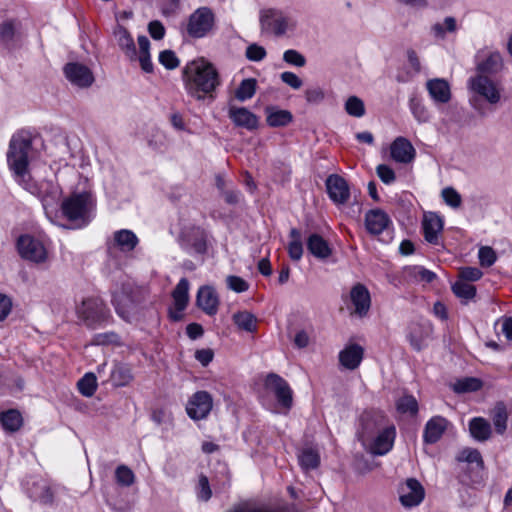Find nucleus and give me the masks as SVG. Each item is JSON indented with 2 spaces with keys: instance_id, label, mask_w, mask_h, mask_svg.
Segmentation results:
<instances>
[{
  "instance_id": "nucleus-19",
  "label": "nucleus",
  "mask_w": 512,
  "mask_h": 512,
  "mask_svg": "<svg viewBox=\"0 0 512 512\" xmlns=\"http://www.w3.org/2000/svg\"><path fill=\"white\" fill-rule=\"evenodd\" d=\"M29 497L45 506H53L55 503V490L44 479L33 481L27 488Z\"/></svg>"
},
{
  "instance_id": "nucleus-62",
  "label": "nucleus",
  "mask_w": 512,
  "mask_h": 512,
  "mask_svg": "<svg viewBox=\"0 0 512 512\" xmlns=\"http://www.w3.org/2000/svg\"><path fill=\"white\" fill-rule=\"evenodd\" d=\"M148 31L151 37L155 40H161L165 35V28L158 20H154L149 23Z\"/></svg>"
},
{
  "instance_id": "nucleus-44",
  "label": "nucleus",
  "mask_w": 512,
  "mask_h": 512,
  "mask_svg": "<svg viewBox=\"0 0 512 512\" xmlns=\"http://www.w3.org/2000/svg\"><path fill=\"white\" fill-rule=\"evenodd\" d=\"M398 412L402 414H410L412 416L418 413V402L412 395H404L396 402Z\"/></svg>"
},
{
  "instance_id": "nucleus-56",
  "label": "nucleus",
  "mask_w": 512,
  "mask_h": 512,
  "mask_svg": "<svg viewBox=\"0 0 512 512\" xmlns=\"http://www.w3.org/2000/svg\"><path fill=\"white\" fill-rule=\"evenodd\" d=\"M120 338L115 332H105L96 334L93 338V343L96 345L118 344Z\"/></svg>"
},
{
  "instance_id": "nucleus-52",
  "label": "nucleus",
  "mask_w": 512,
  "mask_h": 512,
  "mask_svg": "<svg viewBox=\"0 0 512 512\" xmlns=\"http://www.w3.org/2000/svg\"><path fill=\"white\" fill-rule=\"evenodd\" d=\"M417 329H420V327L413 328V331L409 334V341H410L411 346L416 351H420L423 347L425 338L428 336V334L431 331V327L427 326L425 328L424 334L421 333L420 335L417 334Z\"/></svg>"
},
{
  "instance_id": "nucleus-26",
  "label": "nucleus",
  "mask_w": 512,
  "mask_h": 512,
  "mask_svg": "<svg viewBox=\"0 0 512 512\" xmlns=\"http://www.w3.org/2000/svg\"><path fill=\"white\" fill-rule=\"evenodd\" d=\"M390 217L381 209L369 210L365 215V227L370 234H381L390 224Z\"/></svg>"
},
{
  "instance_id": "nucleus-22",
  "label": "nucleus",
  "mask_w": 512,
  "mask_h": 512,
  "mask_svg": "<svg viewBox=\"0 0 512 512\" xmlns=\"http://www.w3.org/2000/svg\"><path fill=\"white\" fill-rule=\"evenodd\" d=\"M390 154L394 161L407 164L414 160L416 151L408 139L397 137L390 146Z\"/></svg>"
},
{
  "instance_id": "nucleus-25",
  "label": "nucleus",
  "mask_w": 512,
  "mask_h": 512,
  "mask_svg": "<svg viewBox=\"0 0 512 512\" xmlns=\"http://www.w3.org/2000/svg\"><path fill=\"white\" fill-rule=\"evenodd\" d=\"M350 299L355 307V313L360 316H366L370 306L371 297L365 285L357 283L350 291Z\"/></svg>"
},
{
  "instance_id": "nucleus-63",
  "label": "nucleus",
  "mask_w": 512,
  "mask_h": 512,
  "mask_svg": "<svg viewBox=\"0 0 512 512\" xmlns=\"http://www.w3.org/2000/svg\"><path fill=\"white\" fill-rule=\"evenodd\" d=\"M199 498L208 501L212 496V491L210 489L209 480L205 475H200L199 477Z\"/></svg>"
},
{
  "instance_id": "nucleus-36",
  "label": "nucleus",
  "mask_w": 512,
  "mask_h": 512,
  "mask_svg": "<svg viewBox=\"0 0 512 512\" xmlns=\"http://www.w3.org/2000/svg\"><path fill=\"white\" fill-rule=\"evenodd\" d=\"M503 67L502 57L499 52H492L489 56L477 66L480 75L495 74Z\"/></svg>"
},
{
  "instance_id": "nucleus-59",
  "label": "nucleus",
  "mask_w": 512,
  "mask_h": 512,
  "mask_svg": "<svg viewBox=\"0 0 512 512\" xmlns=\"http://www.w3.org/2000/svg\"><path fill=\"white\" fill-rule=\"evenodd\" d=\"M376 172L378 177L381 179L382 182L385 184H390L395 180V173L394 171L385 164H380L376 168Z\"/></svg>"
},
{
  "instance_id": "nucleus-31",
  "label": "nucleus",
  "mask_w": 512,
  "mask_h": 512,
  "mask_svg": "<svg viewBox=\"0 0 512 512\" xmlns=\"http://www.w3.org/2000/svg\"><path fill=\"white\" fill-rule=\"evenodd\" d=\"M266 121L270 127H284L290 124L293 120L291 112L288 110H279L273 106L265 108Z\"/></svg>"
},
{
  "instance_id": "nucleus-42",
  "label": "nucleus",
  "mask_w": 512,
  "mask_h": 512,
  "mask_svg": "<svg viewBox=\"0 0 512 512\" xmlns=\"http://www.w3.org/2000/svg\"><path fill=\"white\" fill-rule=\"evenodd\" d=\"M452 291L458 298L464 300V302L474 298L476 295L475 286L461 279L452 285Z\"/></svg>"
},
{
  "instance_id": "nucleus-40",
  "label": "nucleus",
  "mask_w": 512,
  "mask_h": 512,
  "mask_svg": "<svg viewBox=\"0 0 512 512\" xmlns=\"http://www.w3.org/2000/svg\"><path fill=\"white\" fill-rule=\"evenodd\" d=\"M456 460L458 462H467L469 464H475L479 470H484V461L481 453L477 449L465 448L457 455Z\"/></svg>"
},
{
  "instance_id": "nucleus-16",
  "label": "nucleus",
  "mask_w": 512,
  "mask_h": 512,
  "mask_svg": "<svg viewBox=\"0 0 512 512\" xmlns=\"http://www.w3.org/2000/svg\"><path fill=\"white\" fill-rule=\"evenodd\" d=\"M326 189L330 199L338 205L345 204L350 198L348 182L338 174H331L326 179Z\"/></svg>"
},
{
  "instance_id": "nucleus-23",
  "label": "nucleus",
  "mask_w": 512,
  "mask_h": 512,
  "mask_svg": "<svg viewBox=\"0 0 512 512\" xmlns=\"http://www.w3.org/2000/svg\"><path fill=\"white\" fill-rule=\"evenodd\" d=\"M228 116L237 127L247 130H255L258 127V117L245 107L231 106L228 110Z\"/></svg>"
},
{
  "instance_id": "nucleus-14",
  "label": "nucleus",
  "mask_w": 512,
  "mask_h": 512,
  "mask_svg": "<svg viewBox=\"0 0 512 512\" xmlns=\"http://www.w3.org/2000/svg\"><path fill=\"white\" fill-rule=\"evenodd\" d=\"M469 87L490 104H497L501 94L496 84L485 75H477L469 80Z\"/></svg>"
},
{
  "instance_id": "nucleus-4",
  "label": "nucleus",
  "mask_w": 512,
  "mask_h": 512,
  "mask_svg": "<svg viewBox=\"0 0 512 512\" xmlns=\"http://www.w3.org/2000/svg\"><path fill=\"white\" fill-rule=\"evenodd\" d=\"M147 290L132 284H124L119 293L113 295V304L117 314L130 322L147 301Z\"/></svg>"
},
{
  "instance_id": "nucleus-21",
  "label": "nucleus",
  "mask_w": 512,
  "mask_h": 512,
  "mask_svg": "<svg viewBox=\"0 0 512 512\" xmlns=\"http://www.w3.org/2000/svg\"><path fill=\"white\" fill-rule=\"evenodd\" d=\"M196 304L207 315H215L219 307V297L215 289L211 286L200 287L197 292Z\"/></svg>"
},
{
  "instance_id": "nucleus-38",
  "label": "nucleus",
  "mask_w": 512,
  "mask_h": 512,
  "mask_svg": "<svg viewBox=\"0 0 512 512\" xmlns=\"http://www.w3.org/2000/svg\"><path fill=\"white\" fill-rule=\"evenodd\" d=\"M289 236L291 241L288 244V254L293 261H299L303 255L302 235L300 230L292 228Z\"/></svg>"
},
{
  "instance_id": "nucleus-48",
  "label": "nucleus",
  "mask_w": 512,
  "mask_h": 512,
  "mask_svg": "<svg viewBox=\"0 0 512 512\" xmlns=\"http://www.w3.org/2000/svg\"><path fill=\"white\" fill-rule=\"evenodd\" d=\"M457 29L454 17H446L443 23H435L432 26V32L436 37L444 38L446 32H455Z\"/></svg>"
},
{
  "instance_id": "nucleus-27",
  "label": "nucleus",
  "mask_w": 512,
  "mask_h": 512,
  "mask_svg": "<svg viewBox=\"0 0 512 512\" xmlns=\"http://www.w3.org/2000/svg\"><path fill=\"white\" fill-rule=\"evenodd\" d=\"M363 355L364 350L360 345L350 344L339 353V362L344 368L354 370L360 365Z\"/></svg>"
},
{
  "instance_id": "nucleus-6",
  "label": "nucleus",
  "mask_w": 512,
  "mask_h": 512,
  "mask_svg": "<svg viewBox=\"0 0 512 512\" xmlns=\"http://www.w3.org/2000/svg\"><path fill=\"white\" fill-rule=\"evenodd\" d=\"M91 205V196L88 193H78L65 199L61 204V210L69 221H79L81 225H86Z\"/></svg>"
},
{
  "instance_id": "nucleus-54",
  "label": "nucleus",
  "mask_w": 512,
  "mask_h": 512,
  "mask_svg": "<svg viewBox=\"0 0 512 512\" xmlns=\"http://www.w3.org/2000/svg\"><path fill=\"white\" fill-rule=\"evenodd\" d=\"M478 256H479L480 264L484 267L492 266L497 259L495 251L491 247H488V246L481 247L479 249Z\"/></svg>"
},
{
  "instance_id": "nucleus-60",
  "label": "nucleus",
  "mask_w": 512,
  "mask_h": 512,
  "mask_svg": "<svg viewBox=\"0 0 512 512\" xmlns=\"http://www.w3.org/2000/svg\"><path fill=\"white\" fill-rule=\"evenodd\" d=\"M15 34V29L12 21H6L0 26V39L4 43L12 41Z\"/></svg>"
},
{
  "instance_id": "nucleus-30",
  "label": "nucleus",
  "mask_w": 512,
  "mask_h": 512,
  "mask_svg": "<svg viewBox=\"0 0 512 512\" xmlns=\"http://www.w3.org/2000/svg\"><path fill=\"white\" fill-rule=\"evenodd\" d=\"M426 87L435 102L444 104L450 101L451 91L446 80L440 78L428 80Z\"/></svg>"
},
{
  "instance_id": "nucleus-33",
  "label": "nucleus",
  "mask_w": 512,
  "mask_h": 512,
  "mask_svg": "<svg viewBox=\"0 0 512 512\" xmlns=\"http://www.w3.org/2000/svg\"><path fill=\"white\" fill-rule=\"evenodd\" d=\"M469 431L474 439L486 441L491 435V425L486 419L475 417L469 422Z\"/></svg>"
},
{
  "instance_id": "nucleus-28",
  "label": "nucleus",
  "mask_w": 512,
  "mask_h": 512,
  "mask_svg": "<svg viewBox=\"0 0 512 512\" xmlns=\"http://www.w3.org/2000/svg\"><path fill=\"white\" fill-rule=\"evenodd\" d=\"M424 238L431 244H438V234L443 229V221L436 213H428L422 223Z\"/></svg>"
},
{
  "instance_id": "nucleus-9",
  "label": "nucleus",
  "mask_w": 512,
  "mask_h": 512,
  "mask_svg": "<svg viewBox=\"0 0 512 512\" xmlns=\"http://www.w3.org/2000/svg\"><path fill=\"white\" fill-rule=\"evenodd\" d=\"M388 425L387 417L379 411H365L360 416V430L358 435L363 443H366Z\"/></svg>"
},
{
  "instance_id": "nucleus-34",
  "label": "nucleus",
  "mask_w": 512,
  "mask_h": 512,
  "mask_svg": "<svg viewBox=\"0 0 512 512\" xmlns=\"http://www.w3.org/2000/svg\"><path fill=\"white\" fill-rule=\"evenodd\" d=\"M0 422L7 432H16L23 425L21 413L16 409H9L0 414Z\"/></svg>"
},
{
  "instance_id": "nucleus-51",
  "label": "nucleus",
  "mask_w": 512,
  "mask_h": 512,
  "mask_svg": "<svg viewBox=\"0 0 512 512\" xmlns=\"http://www.w3.org/2000/svg\"><path fill=\"white\" fill-rule=\"evenodd\" d=\"M159 62L169 70H173L179 66V59L172 50H164L159 54Z\"/></svg>"
},
{
  "instance_id": "nucleus-11",
  "label": "nucleus",
  "mask_w": 512,
  "mask_h": 512,
  "mask_svg": "<svg viewBox=\"0 0 512 512\" xmlns=\"http://www.w3.org/2000/svg\"><path fill=\"white\" fill-rule=\"evenodd\" d=\"M17 249L22 258L32 262L40 263L47 258L44 245L30 235H22L18 238Z\"/></svg>"
},
{
  "instance_id": "nucleus-1",
  "label": "nucleus",
  "mask_w": 512,
  "mask_h": 512,
  "mask_svg": "<svg viewBox=\"0 0 512 512\" xmlns=\"http://www.w3.org/2000/svg\"><path fill=\"white\" fill-rule=\"evenodd\" d=\"M183 81L187 93L196 100L215 98V91L221 85L220 75L215 66L198 58L190 61L183 69Z\"/></svg>"
},
{
  "instance_id": "nucleus-17",
  "label": "nucleus",
  "mask_w": 512,
  "mask_h": 512,
  "mask_svg": "<svg viewBox=\"0 0 512 512\" xmlns=\"http://www.w3.org/2000/svg\"><path fill=\"white\" fill-rule=\"evenodd\" d=\"M396 437V428L393 424H388L382 430L376 433L372 438L369 450L374 455H385L393 447Z\"/></svg>"
},
{
  "instance_id": "nucleus-37",
  "label": "nucleus",
  "mask_w": 512,
  "mask_h": 512,
  "mask_svg": "<svg viewBox=\"0 0 512 512\" xmlns=\"http://www.w3.org/2000/svg\"><path fill=\"white\" fill-rule=\"evenodd\" d=\"M234 324L243 331L255 332L257 329V318L248 311H239L233 314Z\"/></svg>"
},
{
  "instance_id": "nucleus-46",
  "label": "nucleus",
  "mask_w": 512,
  "mask_h": 512,
  "mask_svg": "<svg viewBox=\"0 0 512 512\" xmlns=\"http://www.w3.org/2000/svg\"><path fill=\"white\" fill-rule=\"evenodd\" d=\"M345 111L350 116L360 118L365 114L364 102L357 96H350L345 102Z\"/></svg>"
},
{
  "instance_id": "nucleus-29",
  "label": "nucleus",
  "mask_w": 512,
  "mask_h": 512,
  "mask_svg": "<svg viewBox=\"0 0 512 512\" xmlns=\"http://www.w3.org/2000/svg\"><path fill=\"white\" fill-rule=\"evenodd\" d=\"M307 250L317 259L326 260L332 255L329 243L319 234H311L306 241Z\"/></svg>"
},
{
  "instance_id": "nucleus-58",
  "label": "nucleus",
  "mask_w": 512,
  "mask_h": 512,
  "mask_svg": "<svg viewBox=\"0 0 512 512\" xmlns=\"http://www.w3.org/2000/svg\"><path fill=\"white\" fill-rule=\"evenodd\" d=\"M266 54L265 48L257 44H251L246 49V57L250 61H261L266 57Z\"/></svg>"
},
{
  "instance_id": "nucleus-2",
  "label": "nucleus",
  "mask_w": 512,
  "mask_h": 512,
  "mask_svg": "<svg viewBox=\"0 0 512 512\" xmlns=\"http://www.w3.org/2000/svg\"><path fill=\"white\" fill-rule=\"evenodd\" d=\"M113 35L119 48L130 61L138 60L141 69L145 73L153 72V64L151 62L149 53L150 41L146 36L141 35L138 37L139 54H137L134 40L129 31L124 26L117 25L114 29Z\"/></svg>"
},
{
  "instance_id": "nucleus-47",
  "label": "nucleus",
  "mask_w": 512,
  "mask_h": 512,
  "mask_svg": "<svg viewBox=\"0 0 512 512\" xmlns=\"http://www.w3.org/2000/svg\"><path fill=\"white\" fill-rule=\"evenodd\" d=\"M116 482L125 487L131 486L135 482L133 471L126 465H120L115 471Z\"/></svg>"
},
{
  "instance_id": "nucleus-3",
  "label": "nucleus",
  "mask_w": 512,
  "mask_h": 512,
  "mask_svg": "<svg viewBox=\"0 0 512 512\" xmlns=\"http://www.w3.org/2000/svg\"><path fill=\"white\" fill-rule=\"evenodd\" d=\"M32 150V137L26 131H19L10 140L7 152V163L10 170L19 180L28 174L29 153Z\"/></svg>"
},
{
  "instance_id": "nucleus-20",
  "label": "nucleus",
  "mask_w": 512,
  "mask_h": 512,
  "mask_svg": "<svg viewBox=\"0 0 512 512\" xmlns=\"http://www.w3.org/2000/svg\"><path fill=\"white\" fill-rule=\"evenodd\" d=\"M139 243L136 234L129 229H121L113 233V238L107 241V248L109 251L117 248L121 252L127 253L133 251Z\"/></svg>"
},
{
  "instance_id": "nucleus-64",
  "label": "nucleus",
  "mask_w": 512,
  "mask_h": 512,
  "mask_svg": "<svg viewBox=\"0 0 512 512\" xmlns=\"http://www.w3.org/2000/svg\"><path fill=\"white\" fill-rule=\"evenodd\" d=\"M412 113L419 122H427L429 120V114L426 108L420 103L411 104Z\"/></svg>"
},
{
  "instance_id": "nucleus-61",
  "label": "nucleus",
  "mask_w": 512,
  "mask_h": 512,
  "mask_svg": "<svg viewBox=\"0 0 512 512\" xmlns=\"http://www.w3.org/2000/svg\"><path fill=\"white\" fill-rule=\"evenodd\" d=\"M280 78L285 84H287L293 89H299L303 84L302 80L293 72H283L280 75Z\"/></svg>"
},
{
  "instance_id": "nucleus-12",
  "label": "nucleus",
  "mask_w": 512,
  "mask_h": 512,
  "mask_svg": "<svg viewBox=\"0 0 512 512\" xmlns=\"http://www.w3.org/2000/svg\"><path fill=\"white\" fill-rule=\"evenodd\" d=\"M213 400L207 391L194 393L186 406L188 416L193 420L205 419L212 410Z\"/></svg>"
},
{
  "instance_id": "nucleus-15",
  "label": "nucleus",
  "mask_w": 512,
  "mask_h": 512,
  "mask_svg": "<svg viewBox=\"0 0 512 512\" xmlns=\"http://www.w3.org/2000/svg\"><path fill=\"white\" fill-rule=\"evenodd\" d=\"M64 74L69 82L79 88H88L94 82L92 71L81 63L70 62L63 68Z\"/></svg>"
},
{
  "instance_id": "nucleus-49",
  "label": "nucleus",
  "mask_w": 512,
  "mask_h": 512,
  "mask_svg": "<svg viewBox=\"0 0 512 512\" xmlns=\"http://www.w3.org/2000/svg\"><path fill=\"white\" fill-rule=\"evenodd\" d=\"M481 381L476 378H465L463 380H459L454 385V391L457 393H465L477 391L481 388Z\"/></svg>"
},
{
  "instance_id": "nucleus-7",
  "label": "nucleus",
  "mask_w": 512,
  "mask_h": 512,
  "mask_svg": "<svg viewBox=\"0 0 512 512\" xmlns=\"http://www.w3.org/2000/svg\"><path fill=\"white\" fill-rule=\"evenodd\" d=\"M215 26V15L209 7L196 9L187 22L186 31L192 38H203L207 36Z\"/></svg>"
},
{
  "instance_id": "nucleus-13",
  "label": "nucleus",
  "mask_w": 512,
  "mask_h": 512,
  "mask_svg": "<svg viewBox=\"0 0 512 512\" xmlns=\"http://www.w3.org/2000/svg\"><path fill=\"white\" fill-rule=\"evenodd\" d=\"M425 491L415 478H409L399 488V500L406 508L418 506L424 499Z\"/></svg>"
},
{
  "instance_id": "nucleus-43",
  "label": "nucleus",
  "mask_w": 512,
  "mask_h": 512,
  "mask_svg": "<svg viewBox=\"0 0 512 512\" xmlns=\"http://www.w3.org/2000/svg\"><path fill=\"white\" fill-rule=\"evenodd\" d=\"M507 410L504 404L498 403L493 410V424L495 430L499 434H503L507 428Z\"/></svg>"
},
{
  "instance_id": "nucleus-55",
  "label": "nucleus",
  "mask_w": 512,
  "mask_h": 512,
  "mask_svg": "<svg viewBox=\"0 0 512 512\" xmlns=\"http://www.w3.org/2000/svg\"><path fill=\"white\" fill-rule=\"evenodd\" d=\"M227 286L229 289L242 293L248 290L249 284L241 277L230 275L226 279Z\"/></svg>"
},
{
  "instance_id": "nucleus-57",
  "label": "nucleus",
  "mask_w": 512,
  "mask_h": 512,
  "mask_svg": "<svg viewBox=\"0 0 512 512\" xmlns=\"http://www.w3.org/2000/svg\"><path fill=\"white\" fill-rule=\"evenodd\" d=\"M482 275V271L476 267H463L459 270V278L465 282L477 281Z\"/></svg>"
},
{
  "instance_id": "nucleus-8",
  "label": "nucleus",
  "mask_w": 512,
  "mask_h": 512,
  "mask_svg": "<svg viewBox=\"0 0 512 512\" xmlns=\"http://www.w3.org/2000/svg\"><path fill=\"white\" fill-rule=\"evenodd\" d=\"M260 26L264 33H272L275 36H282L288 29L293 28L295 25L282 11L277 9H267L261 12Z\"/></svg>"
},
{
  "instance_id": "nucleus-39",
  "label": "nucleus",
  "mask_w": 512,
  "mask_h": 512,
  "mask_svg": "<svg viewBox=\"0 0 512 512\" xmlns=\"http://www.w3.org/2000/svg\"><path fill=\"white\" fill-rule=\"evenodd\" d=\"M257 88V81L254 78H247L241 81L238 88L235 90V98L239 101H246L251 99Z\"/></svg>"
},
{
  "instance_id": "nucleus-53",
  "label": "nucleus",
  "mask_w": 512,
  "mask_h": 512,
  "mask_svg": "<svg viewBox=\"0 0 512 512\" xmlns=\"http://www.w3.org/2000/svg\"><path fill=\"white\" fill-rule=\"evenodd\" d=\"M283 60L286 63L294 65L296 67H303L306 64L305 57L300 52L294 49L286 50L283 54Z\"/></svg>"
},
{
  "instance_id": "nucleus-32",
  "label": "nucleus",
  "mask_w": 512,
  "mask_h": 512,
  "mask_svg": "<svg viewBox=\"0 0 512 512\" xmlns=\"http://www.w3.org/2000/svg\"><path fill=\"white\" fill-rule=\"evenodd\" d=\"M133 380L131 368L126 364H116L111 371L110 381L114 387H124Z\"/></svg>"
},
{
  "instance_id": "nucleus-18",
  "label": "nucleus",
  "mask_w": 512,
  "mask_h": 512,
  "mask_svg": "<svg viewBox=\"0 0 512 512\" xmlns=\"http://www.w3.org/2000/svg\"><path fill=\"white\" fill-rule=\"evenodd\" d=\"M181 246L190 253L204 255L207 252V236L204 230L193 227L184 232Z\"/></svg>"
},
{
  "instance_id": "nucleus-5",
  "label": "nucleus",
  "mask_w": 512,
  "mask_h": 512,
  "mask_svg": "<svg viewBox=\"0 0 512 512\" xmlns=\"http://www.w3.org/2000/svg\"><path fill=\"white\" fill-rule=\"evenodd\" d=\"M78 318L89 328H96L108 321L110 312L102 299L89 297L77 307Z\"/></svg>"
},
{
  "instance_id": "nucleus-24",
  "label": "nucleus",
  "mask_w": 512,
  "mask_h": 512,
  "mask_svg": "<svg viewBox=\"0 0 512 512\" xmlns=\"http://www.w3.org/2000/svg\"><path fill=\"white\" fill-rule=\"evenodd\" d=\"M448 420L442 416H434L427 421L423 431V441L426 444L438 442L448 427Z\"/></svg>"
},
{
  "instance_id": "nucleus-50",
  "label": "nucleus",
  "mask_w": 512,
  "mask_h": 512,
  "mask_svg": "<svg viewBox=\"0 0 512 512\" xmlns=\"http://www.w3.org/2000/svg\"><path fill=\"white\" fill-rule=\"evenodd\" d=\"M442 198L444 202L456 209L461 206L462 198L461 195L453 188V187H446L441 192Z\"/></svg>"
},
{
  "instance_id": "nucleus-45",
  "label": "nucleus",
  "mask_w": 512,
  "mask_h": 512,
  "mask_svg": "<svg viewBox=\"0 0 512 512\" xmlns=\"http://www.w3.org/2000/svg\"><path fill=\"white\" fill-rule=\"evenodd\" d=\"M79 392L85 397H91L97 389V380L93 373L85 374L77 383Z\"/></svg>"
},
{
  "instance_id": "nucleus-41",
  "label": "nucleus",
  "mask_w": 512,
  "mask_h": 512,
  "mask_svg": "<svg viewBox=\"0 0 512 512\" xmlns=\"http://www.w3.org/2000/svg\"><path fill=\"white\" fill-rule=\"evenodd\" d=\"M299 463L304 470L315 469L320 463L319 454L312 448H306L298 456Z\"/></svg>"
},
{
  "instance_id": "nucleus-35",
  "label": "nucleus",
  "mask_w": 512,
  "mask_h": 512,
  "mask_svg": "<svg viewBox=\"0 0 512 512\" xmlns=\"http://www.w3.org/2000/svg\"><path fill=\"white\" fill-rule=\"evenodd\" d=\"M189 282L186 278L180 279L172 292L175 309L182 312L187 307L189 301Z\"/></svg>"
},
{
  "instance_id": "nucleus-10",
  "label": "nucleus",
  "mask_w": 512,
  "mask_h": 512,
  "mask_svg": "<svg viewBox=\"0 0 512 512\" xmlns=\"http://www.w3.org/2000/svg\"><path fill=\"white\" fill-rule=\"evenodd\" d=\"M265 386L274 393L278 403L283 408L289 410L293 404V393L287 381L275 373L267 375Z\"/></svg>"
}]
</instances>
